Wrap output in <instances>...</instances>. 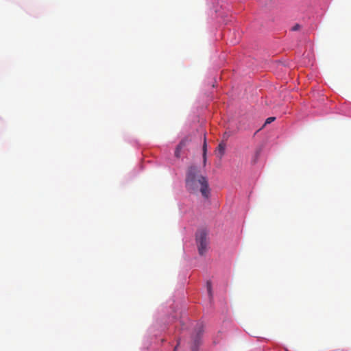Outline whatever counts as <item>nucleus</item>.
<instances>
[{
	"label": "nucleus",
	"mask_w": 351,
	"mask_h": 351,
	"mask_svg": "<svg viewBox=\"0 0 351 351\" xmlns=\"http://www.w3.org/2000/svg\"><path fill=\"white\" fill-rule=\"evenodd\" d=\"M186 141H182L176 147V151H175V156L178 158L180 157V151L182 149L183 147L186 145Z\"/></svg>",
	"instance_id": "39448f33"
},
{
	"label": "nucleus",
	"mask_w": 351,
	"mask_h": 351,
	"mask_svg": "<svg viewBox=\"0 0 351 351\" xmlns=\"http://www.w3.org/2000/svg\"><path fill=\"white\" fill-rule=\"evenodd\" d=\"M203 332V326L199 324L197 326V332L195 336H193V344L191 351H198V347L201 344V335Z\"/></svg>",
	"instance_id": "7ed1b4c3"
},
{
	"label": "nucleus",
	"mask_w": 351,
	"mask_h": 351,
	"mask_svg": "<svg viewBox=\"0 0 351 351\" xmlns=\"http://www.w3.org/2000/svg\"><path fill=\"white\" fill-rule=\"evenodd\" d=\"M179 346H180V340L178 341L177 345L174 348V350L173 351H176L178 350V348L179 347Z\"/></svg>",
	"instance_id": "9d476101"
},
{
	"label": "nucleus",
	"mask_w": 351,
	"mask_h": 351,
	"mask_svg": "<svg viewBox=\"0 0 351 351\" xmlns=\"http://www.w3.org/2000/svg\"><path fill=\"white\" fill-rule=\"evenodd\" d=\"M196 243L199 254L204 255L207 252L208 245L207 233L205 230H201L196 233Z\"/></svg>",
	"instance_id": "f03ea898"
},
{
	"label": "nucleus",
	"mask_w": 351,
	"mask_h": 351,
	"mask_svg": "<svg viewBox=\"0 0 351 351\" xmlns=\"http://www.w3.org/2000/svg\"><path fill=\"white\" fill-rule=\"evenodd\" d=\"M300 28V25H298V24H296V25H295L292 27V30H293V31H296V30H298Z\"/></svg>",
	"instance_id": "1a4fd4ad"
},
{
	"label": "nucleus",
	"mask_w": 351,
	"mask_h": 351,
	"mask_svg": "<svg viewBox=\"0 0 351 351\" xmlns=\"http://www.w3.org/2000/svg\"><path fill=\"white\" fill-rule=\"evenodd\" d=\"M203 165L205 166L206 163V153H207V144L206 138H204V145H203Z\"/></svg>",
	"instance_id": "423d86ee"
},
{
	"label": "nucleus",
	"mask_w": 351,
	"mask_h": 351,
	"mask_svg": "<svg viewBox=\"0 0 351 351\" xmlns=\"http://www.w3.org/2000/svg\"><path fill=\"white\" fill-rule=\"evenodd\" d=\"M207 289H208L209 297L211 298L212 297L211 284L209 282H207Z\"/></svg>",
	"instance_id": "6e6552de"
},
{
	"label": "nucleus",
	"mask_w": 351,
	"mask_h": 351,
	"mask_svg": "<svg viewBox=\"0 0 351 351\" xmlns=\"http://www.w3.org/2000/svg\"><path fill=\"white\" fill-rule=\"evenodd\" d=\"M226 145L223 143H220L217 149V155L219 158H222L225 153Z\"/></svg>",
	"instance_id": "20e7f679"
},
{
	"label": "nucleus",
	"mask_w": 351,
	"mask_h": 351,
	"mask_svg": "<svg viewBox=\"0 0 351 351\" xmlns=\"http://www.w3.org/2000/svg\"><path fill=\"white\" fill-rule=\"evenodd\" d=\"M186 187L193 193L200 192L205 199H208L210 189L206 176L199 174V170L196 166L189 167L186 176Z\"/></svg>",
	"instance_id": "f257e3e1"
},
{
	"label": "nucleus",
	"mask_w": 351,
	"mask_h": 351,
	"mask_svg": "<svg viewBox=\"0 0 351 351\" xmlns=\"http://www.w3.org/2000/svg\"><path fill=\"white\" fill-rule=\"evenodd\" d=\"M276 119V117H269L266 119L265 122V124H264V126L267 125V124H269L271 123V122H273L274 120Z\"/></svg>",
	"instance_id": "0eeeda50"
}]
</instances>
